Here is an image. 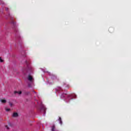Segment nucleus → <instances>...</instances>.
<instances>
[{"label": "nucleus", "mask_w": 131, "mask_h": 131, "mask_svg": "<svg viewBox=\"0 0 131 131\" xmlns=\"http://www.w3.org/2000/svg\"><path fill=\"white\" fill-rule=\"evenodd\" d=\"M62 98L70 97V95H68L67 94H63L61 95Z\"/></svg>", "instance_id": "obj_1"}, {"label": "nucleus", "mask_w": 131, "mask_h": 131, "mask_svg": "<svg viewBox=\"0 0 131 131\" xmlns=\"http://www.w3.org/2000/svg\"><path fill=\"white\" fill-rule=\"evenodd\" d=\"M28 79L29 81H30L31 82H32L33 81V77H32V76H30V75H29L28 76Z\"/></svg>", "instance_id": "obj_2"}, {"label": "nucleus", "mask_w": 131, "mask_h": 131, "mask_svg": "<svg viewBox=\"0 0 131 131\" xmlns=\"http://www.w3.org/2000/svg\"><path fill=\"white\" fill-rule=\"evenodd\" d=\"M17 116H18L17 113H13L12 117H17Z\"/></svg>", "instance_id": "obj_3"}, {"label": "nucleus", "mask_w": 131, "mask_h": 131, "mask_svg": "<svg viewBox=\"0 0 131 131\" xmlns=\"http://www.w3.org/2000/svg\"><path fill=\"white\" fill-rule=\"evenodd\" d=\"M58 121H59V123H60L61 125L62 124V120H61V118H60V117H59V119H58Z\"/></svg>", "instance_id": "obj_4"}, {"label": "nucleus", "mask_w": 131, "mask_h": 131, "mask_svg": "<svg viewBox=\"0 0 131 131\" xmlns=\"http://www.w3.org/2000/svg\"><path fill=\"white\" fill-rule=\"evenodd\" d=\"M18 93V94H22V91H14V94Z\"/></svg>", "instance_id": "obj_5"}, {"label": "nucleus", "mask_w": 131, "mask_h": 131, "mask_svg": "<svg viewBox=\"0 0 131 131\" xmlns=\"http://www.w3.org/2000/svg\"><path fill=\"white\" fill-rule=\"evenodd\" d=\"M1 101L2 103H6L7 102V100L5 99H1Z\"/></svg>", "instance_id": "obj_6"}, {"label": "nucleus", "mask_w": 131, "mask_h": 131, "mask_svg": "<svg viewBox=\"0 0 131 131\" xmlns=\"http://www.w3.org/2000/svg\"><path fill=\"white\" fill-rule=\"evenodd\" d=\"M9 104L11 107H12L14 105L13 103H12V102H11V101L9 102Z\"/></svg>", "instance_id": "obj_7"}, {"label": "nucleus", "mask_w": 131, "mask_h": 131, "mask_svg": "<svg viewBox=\"0 0 131 131\" xmlns=\"http://www.w3.org/2000/svg\"><path fill=\"white\" fill-rule=\"evenodd\" d=\"M55 125H53L52 130V131H55ZM56 131H58V130H56Z\"/></svg>", "instance_id": "obj_8"}, {"label": "nucleus", "mask_w": 131, "mask_h": 131, "mask_svg": "<svg viewBox=\"0 0 131 131\" xmlns=\"http://www.w3.org/2000/svg\"><path fill=\"white\" fill-rule=\"evenodd\" d=\"M11 23L13 24L14 26H15V23H14L13 20V18H12V20L11 21Z\"/></svg>", "instance_id": "obj_9"}, {"label": "nucleus", "mask_w": 131, "mask_h": 131, "mask_svg": "<svg viewBox=\"0 0 131 131\" xmlns=\"http://www.w3.org/2000/svg\"><path fill=\"white\" fill-rule=\"evenodd\" d=\"M4 60L2 59V57H0V62H3Z\"/></svg>", "instance_id": "obj_10"}, {"label": "nucleus", "mask_w": 131, "mask_h": 131, "mask_svg": "<svg viewBox=\"0 0 131 131\" xmlns=\"http://www.w3.org/2000/svg\"><path fill=\"white\" fill-rule=\"evenodd\" d=\"M112 30H114V29L113 28H110L109 29L110 32H111Z\"/></svg>", "instance_id": "obj_11"}, {"label": "nucleus", "mask_w": 131, "mask_h": 131, "mask_svg": "<svg viewBox=\"0 0 131 131\" xmlns=\"http://www.w3.org/2000/svg\"><path fill=\"white\" fill-rule=\"evenodd\" d=\"M5 110L6 111H10L11 110L10 108H5Z\"/></svg>", "instance_id": "obj_12"}, {"label": "nucleus", "mask_w": 131, "mask_h": 131, "mask_svg": "<svg viewBox=\"0 0 131 131\" xmlns=\"http://www.w3.org/2000/svg\"><path fill=\"white\" fill-rule=\"evenodd\" d=\"M6 10L8 11L9 10V8L8 7H6Z\"/></svg>", "instance_id": "obj_13"}, {"label": "nucleus", "mask_w": 131, "mask_h": 131, "mask_svg": "<svg viewBox=\"0 0 131 131\" xmlns=\"http://www.w3.org/2000/svg\"><path fill=\"white\" fill-rule=\"evenodd\" d=\"M43 109L44 110H46V107H45V106H43Z\"/></svg>", "instance_id": "obj_14"}, {"label": "nucleus", "mask_w": 131, "mask_h": 131, "mask_svg": "<svg viewBox=\"0 0 131 131\" xmlns=\"http://www.w3.org/2000/svg\"><path fill=\"white\" fill-rule=\"evenodd\" d=\"M6 127H7V128L9 129V127L8 125H6Z\"/></svg>", "instance_id": "obj_15"}, {"label": "nucleus", "mask_w": 131, "mask_h": 131, "mask_svg": "<svg viewBox=\"0 0 131 131\" xmlns=\"http://www.w3.org/2000/svg\"><path fill=\"white\" fill-rule=\"evenodd\" d=\"M33 92H34V93H36L35 91H33Z\"/></svg>", "instance_id": "obj_16"}]
</instances>
